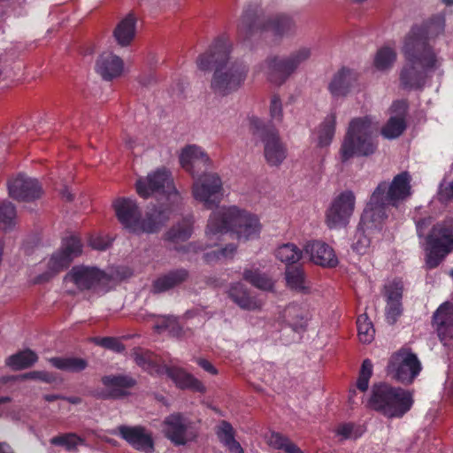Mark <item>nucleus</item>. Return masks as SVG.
<instances>
[{"instance_id": "obj_4", "label": "nucleus", "mask_w": 453, "mask_h": 453, "mask_svg": "<svg viewBox=\"0 0 453 453\" xmlns=\"http://www.w3.org/2000/svg\"><path fill=\"white\" fill-rule=\"evenodd\" d=\"M228 231L236 234L238 239L248 241L258 237L261 225L257 216L235 206L218 208L211 213L206 226L209 245H216Z\"/></svg>"}, {"instance_id": "obj_3", "label": "nucleus", "mask_w": 453, "mask_h": 453, "mask_svg": "<svg viewBox=\"0 0 453 453\" xmlns=\"http://www.w3.org/2000/svg\"><path fill=\"white\" fill-rule=\"evenodd\" d=\"M232 43L228 38H217L196 59L197 67L215 70L211 81V90L219 96H226L238 90L246 80L248 68L231 56Z\"/></svg>"}, {"instance_id": "obj_16", "label": "nucleus", "mask_w": 453, "mask_h": 453, "mask_svg": "<svg viewBox=\"0 0 453 453\" xmlns=\"http://www.w3.org/2000/svg\"><path fill=\"white\" fill-rule=\"evenodd\" d=\"M163 433L174 445H185L196 437L193 422L180 412L168 415L162 423Z\"/></svg>"}, {"instance_id": "obj_25", "label": "nucleus", "mask_w": 453, "mask_h": 453, "mask_svg": "<svg viewBox=\"0 0 453 453\" xmlns=\"http://www.w3.org/2000/svg\"><path fill=\"white\" fill-rule=\"evenodd\" d=\"M181 166L192 175L206 168L210 165V158L205 151L196 146L189 145L184 148L180 155Z\"/></svg>"}, {"instance_id": "obj_2", "label": "nucleus", "mask_w": 453, "mask_h": 453, "mask_svg": "<svg viewBox=\"0 0 453 453\" xmlns=\"http://www.w3.org/2000/svg\"><path fill=\"white\" fill-rule=\"evenodd\" d=\"M444 30V24L439 21L431 24L425 30L413 28L405 37L403 54L405 65L400 73L401 85L404 88H420L424 86L427 72L437 67L438 58L434 52L429 40Z\"/></svg>"}, {"instance_id": "obj_47", "label": "nucleus", "mask_w": 453, "mask_h": 453, "mask_svg": "<svg viewBox=\"0 0 453 453\" xmlns=\"http://www.w3.org/2000/svg\"><path fill=\"white\" fill-rule=\"evenodd\" d=\"M311 56V49L309 47H301L293 50L289 55L286 56L294 73L297 68L306 62Z\"/></svg>"}, {"instance_id": "obj_45", "label": "nucleus", "mask_w": 453, "mask_h": 453, "mask_svg": "<svg viewBox=\"0 0 453 453\" xmlns=\"http://www.w3.org/2000/svg\"><path fill=\"white\" fill-rule=\"evenodd\" d=\"M154 328L157 332L168 331L173 336H180L181 327L177 318L173 316H157L155 320Z\"/></svg>"}, {"instance_id": "obj_21", "label": "nucleus", "mask_w": 453, "mask_h": 453, "mask_svg": "<svg viewBox=\"0 0 453 453\" xmlns=\"http://www.w3.org/2000/svg\"><path fill=\"white\" fill-rule=\"evenodd\" d=\"M403 285L401 280H393L384 287L386 297L385 316L388 323L394 325L403 313L402 297Z\"/></svg>"}, {"instance_id": "obj_12", "label": "nucleus", "mask_w": 453, "mask_h": 453, "mask_svg": "<svg viewBox=\"0 0 453 453\" xmlns=\"http://www.w3.org/2000/svg\"><path fill=\"white\" fill-rule=\"evenodd\" d=\"M224 194L222 180L217 173H203L192 186V196L206 209L217 206Z\"/></svg>"}, {"instance_id": "obj_51", "label": "nucleus", "mask_w": 453, "mask_h": 453, "mask_svg": "<svg viewBox=\"0 0 453 453\" xmlns=\"http://www.w3.org/2000/svg\"><path fill=\"white\" fill-rule=\"evenodd\" d=\"M95 342L99 346L118 353L122 352L125 349L124 345L118 339L113 337L96 338Z\"/></svg>"}, {"instance_id": "obj_8", "label": "nucleus", "mask_w": 453, "mask_h": 453, "mask_svg": "<svg viewBox=\"0 0 453 453\" xmlns=\"http://www.w3.org/2000/svg\"><path fill=\"white\" fill-rule=\"evenodd\" d=\"M269 30L277 36L292 35L296 31L294 20L284 14H277L266 19H260L255 9L245 10L238 24V35L248 40L257 33Z\"/></svg>"}, {"instance_id": "obj_1", "label": "nucleus", "mask_w": 453, "mask_h": 453, "mask_svg": "<svg viewBox=\"0 0 453 453\" xmlns=\"http://www.w3.org/2000/svg\"><path fill=\"white\" fill-rule=\"evenodd\" d=\"M411 177L408 172H403L394 177L390 183L381 181L372 192L365 209L360 227H358L353 250L358 254L369 251L374 234H380L388 218L389 208H397L411 196Z\"/></svg>"}, {"instance_id": "obj_53", "label": "nucleus", "mask_w": 453, "mask_h": 453, "mask_svg": "<svg viewBox=\"0 0 453 453\" xmlns=\"http://www.w3.org/2000/svg\"><path fill=\"white\" fill-rule=\"evenodd\" d=\"M134 360L136 364L142 366L143 369L149 371L150 373H157L158 375H162V372H158V369L160 370L163 366L156 365L146 355L143 354H135Z\"/></svg>"}, {"instance_id": "obj_60", "label": "nucleus", "mask_w": 453, "mask_h": 453, "mask_svg": "<svg viewBox=\"0 0 453 453\" xmlns=\"http://www.w3.org/2000/svg\"><path fill=\"white\" fill-rule=\"evenodd\" d=\"M285 453H303V451L289 439L285 444L283 449Z\"/></svg>"}, {"instance_id": "obj_7", "label": "nucleus", "mask_w": 453, "mask_h": 453, "mask_svg": "<svg viewBox=\"0 0 453 453\" xmlns=\"http://www.w3.org/2000/svg\"><path fill=\"white\" fill-rule=\"evenodd\" d=\"M413 402L411 391L380 383L373 385L368 404L385 417L393 418L403 417L411 410Z\"/></svg>"}, {"instance_id": "obj_34", "label": "nucleus", "mask_w": 453, "mask_h": 453, "mask_svg": "<svg viewBox=\"0 0 453 453\" xmlns=\"http://www.w3.org/2000/svg\"><path fill=\"white\" fill-rule=\"evenodd\" d=\"M282 318L289 326L297 331L305 327L308 313L300 305L291 303L284 309Z\"/></svg>"}, {"instance_id": "obj_29", "label": "nucleus", "mask_w": 453, "mask_h": 453, "mask_svg": "<svg viewBox=\"0 0 453 453\" xmlns=\"http://www.w3.org/2000/svg\"><path fill=\"white\" fill-rule=\"evenodd\" d=\"M228 296L242 309L254 311L262 307V302L250 297L246 287L241 282L230 286Z\"/></svg>"}, {"instance_id": "obj_13", "label": "nucleus", "mask_w": 453, "mask_h": 453, "mask_svg": "<svg viewBox=\"0 0 453 453\" xmlns=\"http://www.w3.org/2000/svg\"><path fill=\"white\" fill-rule=\"evenodd\" d=\"M64 281L74 285L81 291H96L110 283L111 276L96 267L76 265L65 274Z\"/></svg>"}, {"instance_id": "obj_28", "label": "nucleus", "mask_w": 453, "mask_h": 453, "mask_svg": "<svg viewBox=\"0 0 453 453\" xmlns=\"http://www.w3.org/2000/svg\"><path fill=\"white\" fill-rule=\"evenodd\" d=\"M188 278V273L183 268L171 271L153 281L151 292L154 294L165 292L186 281Z\"/></svg>"}, {"instance_id": "obj_31", "label": "nucleus", "mask_w": 453, "mask_h": 453, "mask_svg": "<svg viewBox=\"0 0 453 453\" xmlns=\"http://www.w3.org/2000/svg\"><path fill=\"white\" fill-rule=\"evenodd\" d=\"M71 264L70 258L59 250L52 254L49 262L47 271L39 275L35 280V283L49 281L57 273L66 268Z\"/></svg>"}, {"instance_id": "obj_30", "label": "nucleus", "mask_w": 453, "mask_h": 453, "mask_svg": "<svg viewBox=\"0 0 453 453\" xmlns=\"http://www.w3.org/2000/svg\"><path fill=\"white\" fill-rule=\"evenodd\" d=\"M393 108H398L401 111L396 116L390 117L382 127L381 134L387 139L397 138L406 128L404 119L405 104L403 102H396L393 104Z\"/></svg>"}, {"instance_id": "obj_27", "label": "nucleus", "mask_w": 453, "mask_h": 453, "mask_svg": "<svg viewBox=\"0 0 453 453\" xmlns=\"http://www.w3.org/2000/svg\"><path fill=\"white\" fill-rule=\"evenodd\" d=\"M157 372H162V375L165 374L180 388H190L197 392H203L204 390V387L201 381L180 368L164 365L160 370L158 369Z\"/></svg>"}, {"instance_id": "obj_14", "label": "nucleus", "mask_w": 453, "mask_h": 453, "mask_svg": "<svg viewBox=\"0 0 453 453\" xmlns=\"http://www.w3.org/2000/svg\"><path fill=\"white\" fill-rule=\"evenodd\" d=\"M387 370L394 380L403 384H411L419 373L421 365L415 354L402 349L392 355Z\"/></svg>"}, {"instance_id": "obj_61", "label": "nucleus", "mask_w": 453, "mask_h": 453, "mask_svg": "<svg viewBox=\"0 0 453 453\" xmlns=\"http://www.w3.org/2000/svg\"><path fill=\"white\" fill-rule=\"evenodd\" d=\"M124 142L128 149H133L135 145V141L128 134L125 135Z\"/></svg>"}, {"instance_id": "obj_41", "label": "nucleus", "mask_w": 453, "mask_h": 453, "mask_svg": "<svg viewBox=\"0 0 453 453\" xmlns=\"http://www.w3.org/2000/svg\"><path fill=\"white\" fill-rule=\"evenodd\" d=\"M285 279L288 287L293 290L303 292L308 288L305 283L304 272L301 267H287Z\"/></svg>"}, {"instance_id": "obj_18", "label": "nucleus", "mask_w": 453, "mask_h": 453, "mask_svg": "<svg viewBox=\"0 0 453 453\" xmlns=\"http://www.w3.org/2000/svg\"><path fill=\"white\" fill-rule=\"evenodd\" d=\"M118 434L134 449L143 453L154 451V441L152 434L141 426H119L117 428Z\"/></svg>"}, {"instance_id": "obj_54", "label": "nucleus", "mask_w": 453, "mask_h": 453, "mask_svg": "<svg viewBox=\"0 0 453 453\" xmlns=\"http://www.w3.org/2000/svg\"><path fill=\"white\" fill-rule=\"evenodd\" d=\"M22 380H38L46 383H52L56 378L52 373L44 371H34L20 376Z\"/></svg>"}, {"instance_id": "obj_59", "label": "nucleus", "mask_w": 453, "mask_h": 453, "mask_svg": "<svg viewBox=\"0 0 453 453\" xmlns=\"http://www.w3.org/2000/svg\"><path fill=\"white\" fill-rule=\"evenodd\" d=\"M440 196L441 198L445 201L453 198V181H451L448 186L441 188Z\"/></svg>"}, {"instance_id": "obj_24", "label": "nucleus", "mask_w": 453, "mask_h": 453, "mask_svg": "<svg viewBox=\"0 0 453 453\" xmlns=\"http://www.w3.org/2000/svg\"><path fill=\"white\" fill-rule=\"evenodd\" d=\"M262 70L267 79L276 85L283 84L294 73L286 57L267 58L263 63Z\"/></svg>"}, {"instance_id": "obj_46", "label": "nucleus", "mask_w": 453, "mask_h": 453, "mask_svg": "<svg viewBox=\"0 0 453 453\" xmlns=\"http://www.w3.org/2000/svg\"><path fill=\"white\" fill-rule=\"evenodd\" d=\"M357 335L363 343H370L374 338L375 330L366 314H361L357 320Z\"/></svg>"}, {"instance_id": "obj_62", "label": "nucleus", "mask_w": 453, "mask_h": 453, "mask_svg": "<svg viewBox=\"0 0 453 453\" xmlns=\"http://www.w3.org/2000/svg\"><path fill=\"white\" fill-rule=\"evenodd\" d=\"M63 399L67 401L68 403H70L72 404H79L82 401L81 398L79 397V396H68V397L64 396Z\"/></svg>"}, {"instance_id": "obj_11", "label": "nucleus", "mask_w": 453, "mask_h": 453, "mask_svg": "<svg viewBox=\"0 0 453 453\" xmlns=\"http://www.w3.org/2000/svg\"><path fill=\"white\" fill-rule=\"evenodd\" d=\"M427 242L429 248L426 263L427 267L434 268L453 250V225L442 223L434 226Z\"/></svg>"}, {"instance_id": "obj_63", "label": "nucleus", "mask_w": 453, "mask_h": 453, "mask_svg": "<svg viewBox=\"0 0 453 453\" xmlns=\"http://www.w3.org/2000/svg\"><path fill=\"white\" fill-rule=\"evenodd\" d=\"M0 453H13V451L7 443L0 442Z\"/></svg>"}, {"instance_id": "obj_55", "label": "nucleus", "mask_w": 453, "mask_h": 453, "mask_svg": "<svg viewBox=\"0 0 453 453\" xmlns=\"http://www.w3.org/2000/svg\"><path fill=\"white\" fill-rule=\"evenodd\" d=\"M288 441V438L275 432L270 433L266 437V442L267 444L275 449L282 450L285 444Z\"/></svg>"}, {"instance_id": "obj_48", "label": "nucleus", "mask_w": 453, "mask_h": 453, "mask_svg": "<svg viewBox=\"0 0 453 453\" xmlns=\"http://www.w3.org/2000/svg\"><path fill=\"white\" fill-rule=\"evenodd\" d=\"M60 250L65 254V256H68L72 262L74 257L80 256L82 252L81 240L76 236H71L65 239Z\"/></svg>"}, {"instance_id": "obj_19", "label": "nucleus", "mask_w": 453, "mask_h": 453, "mask_svg": "<svg viewBox=\"0 0 453 453\" xmlns=\"http://www.w3.org/2000/svg\"><path fill=\"white\" fill-rule=\"evenodd\" d=\"M104 388L98 393L103 399H118L128 395L129 389L135 385V380L128 375H106L101 379Z\"/></svg>"}, {"instance_id": "obj_38", "label": "nucleus", "mask_w": 453, "mask_h": 453, "mask_svg": "<svg viewBox=\"0 0 453 453\" xmlns=\"http://www.w3.org/2000/svg\"><path fill=\"white\" fill-rule=\"evenodd\" d=\"M37 359L38 357L34 351L26 349L9 357L6 365L13 370H23L33 365Z\"/></svg>"}, {"instance_id": "obj_9", "label": "nucleus", "mask_w": 453, "mask_h": 453, "mask_svg": "<svg viewBox=\"0 0 453 453\" xmlns=\"http://www.w3.org/2000/svg\"><path fill=\"white\" fill-rule=\"evenodd\" d=\"M250 129L254 139L259 140L264 146V157L271 166H279L286 159L288 152L278 132L265 127L263 120L257 117L249 119Z\"/></svg>"}, {"instance_id": "obj_22", "label": "nucleus", "mask_w": 453, "mask_h": 453, "mask_svg": "<svg viewBox=\"0 0 453 453\" xmlns=\"http://www.w3.org/2000/svg\"><path fill=\"white\" fill-rule=\"evenodd\" d=\"M434 325L444 346H451L453 342V303H442L434 314Z\"/></svg>"}, {"instance_id": "obj_10", "label": "nucleus", "mask_w": 453, "mask_h": 453, "mask_svg": "<svg viewBox=\"0 0 453 453\" xmlns=\"http://www.w3.org/2000/svg\"><path fill=\"white\" fill-rule=\"evenodd\" d=\"M135 187L137 194L143 198L159 194L165 196L172 204H177L181 200L173 185L170 173L164 168L149 173L145 178H139Z\"/></svg>"}, {"instance_id": "obj_52", "label": "nucleus", "mask_w": 453, "mask_h": 453, "mask_svg": "<svg viewBox=\"0 0 453 453\" xmlns=\"http://www.w3.org/2000/svg\"><path fill=\"white\" fill-rule=\"evenodd\" d=\"M236 251V246L234 244H228L225 248L219 250L218 251H213L212 253H207L205 255V259L210 262L213 258H228L232 257Z\"/></svg>"}, {"instance_id": "obj_5", "label": "nucleus", "mask_w": 453, "mask_h": 453, "mask_svg": "<svg viewBox=\"0 0 453 453\" xmlns=\"http://www.w3.org/2000/svg\"><path fill=\"white\" fill-rule=\"evenodd\" d=\"M112 206L117 219L123 226L134 234H152L157 232L169 219L171 209L154 208L145 219L141 218V211L136 202L131 198H116Z\"/></svg>"}, {"instance_id": "obj_26", "label": "nucleus", "mask_w": 453, "mask_h": 453, "mask_svg": "<svg viewBox=\"0 0 453 453\" xmlns=\"http://www.w3.org/2000/svg\"><path fill=\"white\" fill-rule=\"evenodd\" d=\"M124 70V62L111 52H104L96 63V71L105 81L120 76Z\"/></svg>"}, {"instance_id": "obj_39", "label": "nucleus", "mask_w": 453, "mask_h": 453, "mask_svg": "<svg viewBox=\"0 0 453 453\" xmlns=\"http://www.w3.org/2000/svg\"><path fill=\"white\" fill-rule=\"evenodd\" d=\"M303 256V251L294 243H284L275 250V257L286 265L297 263Z\"/></svg>"}, {"instance_id": "obj_40", "label": "nucleus", "mask_w": 453, "mask_h": 453, "mask_svg": "<svg viewBox=\"0 0 453 453\" xmlns=\"http://www.w3.org/2000/svg\"><path fill=\"white\" fill-rule=\"evenodd\" d=\"M218 436L232 453H244L241 444L234 437V429L232 426L223 421L218 430Z\"/></svg>"}, {"instance_id": "obj_17", "label": "nucleus", "mask_w": 453, "mask_h": 453, "mask_svg": "<svg viewBox=\"0 0 453 453\" xmlns=\"http://www.w3.org/2000/svg\"><path fill=\"white\" fill-rule=\"evenodd\" d=\"M9 196L15 200L30 202L39 198L42 188L36 179L25 174H19L8 181Z\"/></svg>"}, {"instance_id": "obj_44", "label": "nucleus", "mask_w": 453, "mask_h": 453, "mask_svg": "<svg viewBox=\"0 0 453 453\" xmlns=\"http://www.w3.org/2000/svg\"><path fill=\"white\" fill-rule=\"evenodd\" d=\"M52 445L63 447L68 452H76L78 446L83 443V439L73 433H67L54 436L50 439Z\"/></svg>"}, {"instance_id": "obj_56", "label": "nucleus", "mask_w": 453, "mask_h": 453, "mask_svg": "<svg viewBox=\"0 0 453 453\" xmlns=\"http://www.w3.org/2000/svg\"><path fill=\"white\" fill-rule=\"evenodd\" d=\"M336 434L342 439H356L359 436L355 426L352 424L340 425L336 429Z\"/></svg>"}, {"instance_id": "obj_57", "label": "nucleus", "mask_w": 453, "mask_h": 453, "mask_svg": "<svg viewBox=\"0 0 453 453\" xmlns=\"http://www.w3.org/2000/svg\"><path fill=\"white\" fill-rule=\"evenodd\" d=\"M110 238L102 235L92 236L89 239V245L98 250H104L111 245Z\"/></svg>"}, {"instance_id": "obj_6", "label": "nucleus", "mask_w": 453, "mask_h": 453, "mask_svg": "<svg viewBox=\"0 0 453 453\" xmlns=\"http://www.w3.org/2000/svg\"><path fill=\"white\" fill-rule=\"evenodd\" d=\"M378 123L372 116H361L352 119L340 149L342 162L351 157H367L373 154L378 147L375 136Z\"/></svg>"}, {"instance_id": "obj_42", "label": "nucleus", "mask_w": 453, "mask_h": 453, "mask_svg": "<svg viewBox=\"0 0 453 453\" xmlns=\"http://www.w3.org/2000/svg\"><path fill=\"white\" fill-rule=\"evenodd\" d=\"M192 234V222L189 219H184L181 223L173 226L166 234V240L173 242H184L188 240Z\"/></svg>"}, {"instance_id": "obj_58", "label": "nucleus", "mask_w": 453, "mask_h": 453, "mask_svg": "<svg viewBox=\"0 0 453 453\" xmlns=\"http://www.w3.org/2000/svg\"><path fill=\"white\" fill-rule=\"evenodd\" d=\"M196 363L198 364V365H200L204 371L211 373V374H216L217 373V370L216 368L206 359H203V358H197L196 359Z\"/></svg>"}, {"instance_id": "obj_64", "label": "nucleus", "mask_w": 453, "mask_h": 453, "mask_svg": "<svg viewBox=\"0 0 453 453\" xmlns=\"http://www.w3.org/2000/svg\"><path fill=\"white\" fill-rule=\"evenodd\" d=\"M62 196L63 198H65V200L67 201H72L73 198V196L72 195V193L68 190L67 188H65L62 191Z\"/></svg>"}, {"instance_id": "obj_37", "label": "nucleus", "mask_w": 453, "mask_h": 453, "mask_svg": "<svg viewBox=\"0 0 453 453\" xmlns=\"http://www.w3.org/2000/svg\"><path fill=\"white\" fill-rule=\"evenodd\" d=\"M50 363L57 369L69 372H80L88 367L87 360L73 357H52Z\"/></svg>"}, {"instance_id": "obj_20", "label": "nucleus", "mask_w": 453, "mask_h": 453, "mask_svg": "<svg viewBox=\"0 0 453 453\" xmlns=\"http://www.w3.org/2000/svg\"><path fill=\"white\" fill-rule=\"evenodd\" d=\"M357 88V73L346 67L337 71L328 84V90L334 97H345Z\"/></svg>"}, {"instance_id": "obj_35", "label": "nucleus", "mask_w": 453, "mask_h": 453, "mask_svg": "<svg viewBox=\"0 0 453 453\" xmlns=\"http://www.w3.org/2000/svg\"><path fill=\"white\" fill-rule=\"evenodd\" d=\"M242 278L258 289L264 291H271L273 289L274 281L272 278L257 269H244Z\"/></svg>"}, {"instance_id": "obj_23", "label": "nucleus", "mask_w": 453, "mask_h": 453, "mask_svg": "<svg viewBox=\"0 0 453 453\" xmlns=\"http://www.w3.org/2000/svg\"><path fill=\"white\" fill-rule=\"evenodd\" d=\"M303 251L315 265L323 267H334L338 264L334 250L324 242L318 240L308 242L303 247Z\"/></svg>"}, {"instance_id": "obj_33", "label": "nucleus", "mask_w": 453, "mask_h": 453, "mask_svg": "<svg viewBox=\"0 0 453 453\" xmlns=\"http://www.w3.org/2000/svg\"><path fill=\"white\" fill-rule=\"evenodd\" d=\"M113 35L119 45H129L135 35L134 18L129 14L120 20L113 31Z\"/></svg>"}, {"instance_id": "obj_50", "label": "nucleus", "mask_w": 453, "mask_h": 453, "mask_svg": "<svg viewBox=\"0 0 453 453\" xmlns=\"http://www.w3.org/2000/svg\"><path fill=\"white\" fill-rule=\"evenodd\" d=\"M270 117L273 121L281 122L283 119V108L281 99L278 95H273L269 105Z\"/></svg>"}, {"instance_id": "obj_32", "label": "nucleus", "mask_w": 453, "mask_h": 453, "mask_svg": "<svg viewBox=\"0 0 453 453\" xmlns=\"http://www.w3.org/2000/svg\"><path fill=\"white\" fill-rule=\"evenodd\" d=\"M336 118L335 112H330L317 127L316 135L319 147H327L331 144L335 134Z\"/></svg>"}, {"instance_id": "obj_49", "label": "nucleus", "mask_w": 453, "mask_h": 453, "mask_svg": "<svg viewBox=\"0 0 453 453\" xmlns=\"http://www.w3.org/2000/svg\"><path fill=\"white\" fill-rule=\"evenodd\" d=\"M372 374V364L371 360L365 359L363 361L359 376L357 380V388L361 392H365L368 389L369 380Z\"/></svg>"}, {"instance_id": "obj_15", "label": "nucleus", "mask_w": 453, "mask_h": 453, "mask_svg": "<svg viewBox=\"0 0 453 453\" xmlns=\"http://www.w3.org/2000/svg\"><path fill=\"white\" fill-rule=\"evenodd\" d=\"M356 196L350 190H345L334 197L326 211L325 222L330 228L346 226L354 212Z\"/></svg>"}, {"instance_id": "obj_43", "label": "nucleus", "mask_w": 453, "mask_h": 453, "mask_svg": "<svg viewBox=\"0 0 453 453\" xmlns=\"http://www.w3.org/2000/svg\"><path fill=\"white\" fill-rule=\"evenodd\" d=\"M17 212L15 206L11 202L0 203V228L10 230L17 224Z\"/></svg>"}, {"instance_id": "obj_36", "label": "nucleus", "mask_w": 453, "mask_h": 453, "mask_svg": "<svg viewBox=\"0 0 453 453\" xmlns=\"http://www.w3.org/2000/svg\"><path fill=\"white\" fill-rule=\"evenodd\" d=\"M397 58L396 51L390 47L385 46L379 49L373 58V66L377 71L388 72L395 65Z\"/></svg>"}]
</instances>
